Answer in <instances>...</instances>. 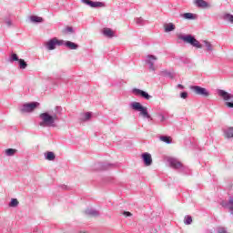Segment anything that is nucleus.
<instances>
[{"instance_id": "1a4fd4ad", "label": "nucleus", "mask_w": 233, "mask_h": 233, "mask_svg": "<svg viewBox=\"0 0 233 233\" xmlns=\"http://www.w3.org/2000/svg\"><path fill=\"white\" fill-rule=\"evenodd\" d=\"M135 93L137 96H141L142 97H144L145 99H147V101H150V99H152V96L148 95V93L141 90V89H135Z\"/></svg>"}, {"instance_id": "f257e3e1", "label": "nucleus", "mask_w": 233, "mask_h": 233, "mask_svg": "<svg viewBox=\"0 0 233 233\" xmlns=\"http://www.w3.org/2000/svg\"><path fill=\"white\" fill-rule=\"evenodd\" d=\"M39 117L42 120L41 127H56V122L58 119L57 115H49L48 112L41 113Z\"/></svg>"}, {"instance_id": "39448f33", "label": "nucleus", "mask_w": 233, "mask_h": 233, "mask_svg": "<svg viewBox=\"0 0 233 233\" xmlns=\"http://www.w3.org/2000/svg\"><path fill=\"white\" fill-rule=\"evenodd\" d=\"M62 45H65V41L55 37L46 43V47L47 50H56V46H62Z\"/></svg>"}, {"instance_id": "2eb2a0df", "label": "nucleus", "mask_w": 233, "mask_h": 233, "mask_svg": "<svg viewBox=\"0 0 233 233\" xmlns=\"http://www.w3.org/2000/svg\"><path fill=\"white\" fill-rule=\"evenodd\" d=\"M165 32H172V30H176V25L174 24H167L164 25Z\"/></svg>"}, {"instance_id": "6ab92c4d", "label": "nucleus", "mask_w": 233, "mask_h": 233, "mask_svg": "<svg viewBox=\"0 0 233 233\" xmlns=\"http://www.w3.org/2000/svg\"><path fill=\"white\" fill-rule=\"evenodd\" d=\"M46 159L48 161H54L56 159V155L54 154V152H47L46 153Z\"/></svg>"}, {"instance_id": "473e14b6", "label": "nucleus", "mask_w": 233, "mask_h": 233, "mask_svg": "<svg viewBox=\"0 0 233 233\" xmlns=\"http://www.w3.org/2000/svg\"><path fill=\"white\" fill-rule=\"evenodd\" d=\"M68 32L72 33V32H74V29H73L72 27H66V28L65 29V33H66V34H68Z\"/></svg>"}, {"instance_id": "c756f323", "label": "nucleus", "mask_w": 233, "mask_h": 233, "mask_svg": "<svg viewBox=\"0 0 233 233\" xmlns=\"http://www.w3.org/2000/svg\"><path fill=\"white\" fill-rule=\"evenodd\" d=\"M180 97H181L182 99H187V97H188V93H187V92H182V93L180 94Z\"/></svg>"}, {"instance_id": "dca6fc26", "label": "nucleus", "mask_w": 233, "mask_h": 233, "mask_svg": "<svg viewBox=\"0 0 233 233\" xmlns=\"http://www.w3.org/2000/svg\"><path fill=\"white\" fill-rule=\"evenodd\" d=\"M160 141H163V143H167V145H170L172 143V137H167V136H162L159 137Z\"/></svg>"}, {"instance_id": "a211bd4d", "label": "nucleus", "mask_w": 233, "mask_h": 233, "mask_svg": "<svg viewBox=\"0 0 233 233\" xmlns=\"http://www.w3.org/2000/svg\"><path fill=\"white\" fill-rule=\"evenodd\" d=\"M16 153H17V149H14V148L5 149L6 156H14Z\"/></svg>"}, {"instance_id": "bb28decb", "label": "nucleus", "mask_w": 233, "mask_h": 233, "mask_svg": "<svg viewBox=\"0 0 233 233\" xmlns=\"http://www.w3.org/2000/svg\"><path fill=\"white\" fill-rule=\"evenodd\" d=\"M185 225H190L192 223V217L186 216L184 220Z\"/></svg>"}, {"instance_id": "5701e85b", "label": "nucleus", "mask_w": 233, "mask_h": 233, "mask_svg": "<svg viewBox=\"0 0 233 233\" xmlns=\"http://www.w3.org/2000/svg\"><path fill=\"white\" fill-rule=\"evenodd\" d=\"M205 46L207 48V50H208L209 52H212V44H210V42L205 40L204 41Z\"/></svg>"}, {"instance_id": "e433bc0d", "label": "nucleus", "mask_w": 233, "mask_h": 233, "mask_svg": "<svg viewBox=\"0 0 233 233\" xmlns=\"http://www.w3.org/2000/svg\"><path fill=\"white\" fill-rule=\"evenodd\" d=\"M178 88H185V86H183V85L179 84Z\"/></svg>"}, {"instance_id": "c9c22d12", "label": "nucleus", "mask_w": 233, "mask_h": 233, "mask_svg": "<svg viewBox=\"0 0 233 233\" xmlns=\"http://www.w3.org/2000/svg\"><path fill=\"white\" fill-rule=\"evenodd\" d=\"M221 205H222V207H224V208H225V206L228 205V203H227V202H222Z\"/></svg>"}, {"instance_id": "f03ea898", "label": "nucleus", "mask_w": 233, "mask_h": 233, "mask_svg": "<svg viewBox=\"0 0 233 233\" xmlns=\"http://www.w3.org/2000/svg\"><path fill=\"white\" fill-rule=\"evenodd\" d=\"M131 107L133 110H137L140 112V116L143 117H147V119H150V115L148 114V109L141 105L139 102H134L131 104Z\"/></svg>"}, {"instance_id": "cd10ccee", "label": "nucleus", "mask_w": 233, "mask_h": 233, "mask_svg": "<svg viewBox=\"0 0 233 233\" xmlns=\"http://www.w3.org/2000/svg\"><path fill=\"white\" fill-rule=\"evenodd\" d=\"M224 207H225V208H228L229 210H233V199H229L228 203Z\"/></svg>"}, {"instance_id": "423d86ee", "label": "nucleus", "mask_w": 233, "mask_h": 233, "mask_svg": "<svg viewBox=\"0 0 233 233\" xmlns=\"http://www.w3.org/2000/svg\"><path fill=\"white\" fill-rule=\"evenodd\" d=\"M197 96H202V97H208L210 93L205 87L199 86H193L190 87Z\"/></svg>"}, {"instance_id": "393cba45", "label": "nucleus", "mask_w": 233, "mask_h": 233, "mask_svg": "<svg viewBox=\"0 0 233 233\" xmlns=\"http://www.w3.org/2000/svg\"><path fill=\"white\" fill-rule=\"evenodd\" d=\"M87 214L91 218H97V216H99V213L96 210H91V211L87 212Z\"/></svg>"}, {"instance_id": "6e6552de", "label": "nucleus", "mask_w": 233, "mask_h": 233, "mask_svg": "<svg viewBox=\"0 0 233 233\" xmlns=\"http://www.w3.org/2000/svg\"><path fill=\"white\" fill-rule=\"evenodd\" d=\"M142 158L146 167H150V165H152V155H150L149 153H144L142 155Z\"/></svg>"}, {"instance_id": "f3484780", "label": "nucleus", "mask_w": 233, "mask_h": 233, "mask_svg": "<svg viewBox=\"0 0 233 233\" xmlns=\"http://www.w3.org/2000/svg\"><path fill=\"white\" fill-rule=\"evenodd\" d=\"M32 23H43V17L41 16H35V15H32L30 17Z\"/></svg>"}, {"instance_id": "a878e982", "label": "nucleus", "mask_w": 233, "mask_h": 233, "mask_svg": "<svg viewBox=\"0 0 233 233\" xmlns=\"http://www.w3.org/2000/svg\"><path fill=\"white\" fill-rule=\"evenodd\" d=\"M19 205V201L16 198H12L9 207H17Z\"/></svg>"}, {"instance_id": "72a5a7b5", "label": "nucleus", "mask_w": 233, "mask_h": 233, "mask_svg": "<svg viewBox=\"0 0 233 233\" xmlns=\"http://www.w3.org/2000/svg\"><path fill=\"white\" fill-rule=\"evenodd\" d=\"M226 106H228V108H233V102H226Z\"/></svg>"}, {"instance_id": "9d476101", "label": "nucleus", "mask_w": 233, "mask_h": 233, "mask_svg": "<svg viewBox=\"0 0 233 233\" xmlns=\"http://www.w3.org/2000/svg\"><path fill=\"white\" fill-rule=\"evenodd\" d=\"M218 96L222 97L224 101H228L229 99H232V95L225 90H218Z\"/></svg>"}, {"instance_id": "ddd939ff", "label": "nucleus", "mask_w": 233, "mask_h": 233, "mask_svg": "<svg viewBox=\"0 0 233 233\" xmlns=\"http://www.w3.org/2000/svg\"><path fill=\"white\" fill-rule=\"evenodd\" d=\"M66 46H67V48H69L70 50H77V45L73 43V42H70V41H67L66 42Z\"/></svg>"}, {"instance_id": "4468645a", "label": "nucleus", "mask_w": 233, "mask_h": 233, "mask_svg": "<svg viewBox=\"0 0 233 233\" xmlns=\"http://www.w3.org/2000/svg\"><path fill=\"white\" fill-rule=\"evenodd\" d=\"M170 166H171L173 168H181L182 164H181V162H179V161H177V160H171V161H170Z\"/></svg>"}, {"instance_id": "b1692460", "label": "nucleus", "mask_w": 233, "mask_h": 233, "mask_svg": "<svg viewBox=\"0 0 233 233\" xmlns=\"http://www.w3.org/2000/svg\"><path fill=\"white\" fill-rule=\"evenodd\" d=\"M226 137H233V127H229L226 132Z\"/></svg>"}, {"instance_id": "c85d7f7f", "label": "nucleus", "mask_w": 233, "mask_h": 233, "mask_svg": "<svg viewBox=\"0 0 233 233\" xmlns=\"http://www.w3.org/2000/svg\"><path fill=\"white\" fill-rule=\"evenodd\" d=\"M11 59L13 61H19V57L17 56V54H12L11 55Z\"/></svg>"}, {"instance_id": "f704fd0d", "label": "nucleus", "mask_w": 233, "mask_h": 233, "mask_svg": "<svg viewBox=\"0 0 233 233\" xmlns=\"http://www.w3.org/2000/svg\"><path fill=\"white\" fill-rule=\"evenodd\" d=\"M148 59H152L153 61H156L157 57H156L155 56H148Z\"/></svg>"}, {"instance_id": "4c0bfd02", "label": "nucleus", "mask_w": 233, "mask_h": 233, "mask_svg": "<svg viewBox=\"0 0 233 233\" xmlns=\"http://www.w3.org/2000/svg\"><path fill=\"white\" fill-rule=\"evenodd\" d=\"M163 119H165V117H164V116H162V121H163Z\"/></svg>"}, {"instance_id": "4be33fe9", "label": "nucleus", "mask_w": 233, "mask_h": 233, "mask_svg": "<svg viewBox=\"0 0 233 233\" xmlns=\"http://www.w3.org/2000/svg\"><path fill=\"white\" fill-rule=\"evenodd\" d=\"M225 21H229V23H233V15L230 14H226L224 15Z\"/></svg>"}, {"instance_id": "7ed1b4c3", "label": "nucleus", "mask_w": 233, "mask_h": 233, "mask_svg": "<svg viewBox=\"0 0 233 233\" xmlns=\"http://www.w3.org/2000/svg\"><path fill=\"white\" fill-rule=\"evenodd\" d=\"M179 39L184 41V43H187L188 45H191V46H195V48H203V46L199 44V41H198L196 37L192 36L191 35L179 36Z\"/></svg>"}, {"instance_id": "2f4dec72", "label": "nucleus", "mask_w": 233, "mask_h": 233, "mask_svg": "<svg viewBox=\"0 0 233 233\" xmlns=\"http://www.w3.org/2000/svg\"><path fill=\"white\" fill-rule=\"evenodd\" d=\"M90 117H92V115L90 113H86L85 114V121L90 119Z\"/></svg>"}, {"instance_id": "9b49d317", "label": "nucleus", "mask_w": 233, "mask_h": 233, "mask_svg": "<svg viewBox=\"0 0 233 233\" xmlns=\"http://www.w3.org/2000/svg\"><path fill=\"white\" fill-rule=\"evenodd\" d=\"M195 5L198 8H207L208 6V3L205 2V0H195Z\"/></svg>"}, {"instance_id": "7c9ffc66", "label": "nucleus", "mask_w": 233, "mask_h": 233, "mask_svg": "<svg viewBox=\"0 0 233 233\" xmlns=\"http://www.w3.org/2000/svg\"><path fill=\"white\" fill-rule=\"evenodd\" d=\"M123 216H125L126 218H130L132 216V213H130L128 211H124Z\"/></svg>"}, {"instance_id": "0eeeda50", "label": "nucleus", "mask_w": 233, "mask_h": 233, "mask_svg": "<svg viewBox=\"0 0 233 233\" xmlns=\"http://www.w3.org/2000/svg\"><path fill=\"white\" fill-rule=\"evenodd\" d=\"M83 3H85V5H88L91 8H102V6H105V4L102 2H93L91 0H83Z\"/></svg>"}, {"instance_id": "20e7f679", "label": "nucleus", "mask_w": 233, "mask_h": 233, "mask_svg": "<svg viewBox=\"0 0 233 233\" xmlns=\"http://www.w3.org/2000/svg\"><path fill=\"white\" fill-rule=\"evenodd\" d=\"M37 106H39V102L27 103L22 106L20 112L22 114H28L30 112H34L35 108H37Z\"/></svg>"}, {"instance_id": "412c9836", "label": "nucleus", "mask_w": 233, "mask_h": 233, "mask_svg": "<svg viewBox=\"0 0 233 233\" xmlns=\"http://www.w3.org/2000/svg\"><path fill=\"white\" fill-rule=\"evenodd\" d=\"M182 16L184 19H194V15L192 13H185Z\"/></svg>"}, {"instance_id": "f8f14e48", "label": "nucleus", "mask_w": 233, "mask_h": 233, "mask_svg": "<svg viewBox=\"0 0 233 233\" xmlns=\"http://www.w3.org/2000/svg\"><path fill=\"white\" fill-rule=\"evenodd\" d=\"M103 35H106V37H114V32L112 29L106 27L103 29Z\"/></svg>"}, {"instance_id": "aec40b11", "label": "nucleus", "mask_w": 233, "mask_h": 233, "mask_svg": "<svg viewBox=\"0 0 233 233\" xmlns=\"http://www.w3.org/2000/svg\"><path fill=\"white\" fill-rule=\"evenodd\" d=\"M18 63H19L20 68H22L23 70H25V68H26V66H28V65L26 64V62H25L24 59H19Z\"/></svg>"}]
</instances>
